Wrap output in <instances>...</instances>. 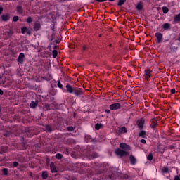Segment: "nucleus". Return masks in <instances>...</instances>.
Here are the masks:
<instances>
[{"mask_svg": "<svg viewBox=\"0 0 180 180\" xmlns=\"http://www.w3.org/2000/svg\"><path fill=\"white\" fill-rule=\"evenodd\" d=\"M115 153L116 155H117L118 157H120V158H122V157H126V156L129 155L128 151L123 150L120 148H117L115 150Z\"/></svg>", "mask_w": 180, "mask_h": 180, "instance_id": "1", "label": "nucleus"}, {"mask_svg": "<svg viewBox=\"0 0 180 180\" xmlns=\"http://www.w3.org/2000/svg\"><path fill=\"white\" fill-rule=\"evenodd\" d=\"M155 36L156 37V43L160 44L162 43V39H164V35H162L160 32H156L155 34Z\"/></svg>", "mask_w": 180, "mask_h": 180, "instance_id": "2", "label": "nucleus"}, {"mask_svg": "<svg viewBox=\"0 0 180 180\" xmlns=\"http://www.w3.org/2000/svg\"><path fill=\"white\" fill-rule=\"evenodd\" d=\"M120 108H122V105L119 103H112L110 105V110H118Z\"/></svg>", "mask_w": 180, "mask_h": 180, "instance_id": "3", "label": "nucleus"}, {"mask_svg": "<svg viewBox=\"0 0 180 180\" xmlns=\"http://www.w3.org/2000/svg\"><path fill=\"white\" fill-rule=\"evenodd\" d=\"M145 122H146V120H144V118H141V119L138 120L136 122V124H137L139 129L142 130V129L144 127Z\"/></svg>", "mask_w": 180, "mask_h": 180, "instance_id": "4", "label": "nucleus"}, {"mask_svg": "<svg viewBox=\"0 0 180 180\" xmlns=\"http://www.w3.org/2000/svg\"><path fill=\"white\" fill-rule=\"evenodd\" d=\"M18 64H23L25 63V53H20L17 58Z\"/></svg>", "mask_w": 180, "mask_h": 180, "instance_id": "5", "label": "nucleus"}, {"mask_svg": "<svg viewBox=\"0 0 180 180\" xmlns=\"http://www.w3.org/2000/svg\"><path fill=\"white\" fill-rule=\"evenodd\" d=\"M157 126H158V122L157 121V120L155 118H153L150 120L151 129H153V130H155V129L157 128Z\"/></svg>", "mask_w": 180, "mask_h": 180, "instance_id": "6", "label": "nucleus"}, {"mask_svg": "<svg viewBox=\"0 0 180 180\" xmlns=\"http://www.w3.org/2000/svg\"><path fill=\"white\" fill-rule=\"evenodd\" d=\"M120 148L124 151H130V146L124 143H120Z\"/></svg>", "mask_w": 180, "mask_h": 180, "instance_id": "7", "label": "nucleus"}, {"mask_svg": "<svg viewBox=\"0 0 180 180\" xmlns=\"http://www.w3.org/2000/svg\"><path fill=\"white\" fill-rule=\"evenodd\" d=\"M73 94L74 95H75V96H77V98H79L81 95H82L83 92L81 89L75 87V90H73Z\"/></svg>", "mask_w": 180, "mask_h": 180, "instance_id": "8", "label": "nucleus"}, {"mask_svg": "<svg viewBox=\"0 0 180 180\" xmlns=\"http://www.w3.org/2000/svg\"><path fill=\"white\" fill-rule=\"evenodd\" d=\"M50 169L52 174H56V172H57V168L56 167V165H54V162H51Z\"/></svg>", "mask_w": 180, "mask_h": 180, "instance_id": "9", "label": "nucleus"}, {"mask_svg": "<svg viewBox=\"0 0 180 180\" xmlns=\"http://www.w3.org/2000/svg\"><path fill=\"white\" fill-rule=\"evenodd\" d=\"M11 19V15L8 13L3 14L1 15V20L2 22H8Z\"/></svg>", "mask_w": 180, "mask_h": 180, "instance_id": "10", "label": "nucleus"}, {"mask_svg": "<svg viewBox=\"0 0 180 180\" xmlns=\"http://www.w3.org/2000/svg\"><path fill=\"white\" fill-rule=\"evenodd\" d=\"M75 89V88H72V86L70 84L66 85V91L68 94H73Z\"/></svg>", "mask_w": 180, "mask_h": 180, "instance_id": "11", "label": "nucleus"}, {"mask_svg": "<svg viewBox=\"0 0 180 180\" xmlns=\"http://www.w3.org/2000/svg\"><path fill=\"white\" fill-rule=\"evenodd\" d=\"M129 161L131 164V165H135L136 162H137V159L132 155L129 156Z\"/></svg>", "mask_w": 180, "mask_h": 180, "instance_id": "12", "label": "nucleus"}, {"mask_svg": "<svg viewBox=\"0 0 180 180\" xmlns=\"http://www.w3.org/2000/svg\"><path fill=\"white\" fill-rule=\"evenodd\" d=\"M16 12L18 13V15H22L23 14V6H18L16 7Z\"/></svg>", "mask_w": 180, "mask_h": 180, "instance_id": "13", "label": "nucleus"}, {"mask_svg": "<svg viewBox=\"0 0 180 180\" xmlns=\"http://www.w3.org/2000/svg\"><path fill=\"white\" fill-rule=\"evenodd\" d=\"M37 105H39V101H32L30 104V108H31L32 109H34V108H36L37 106Z\"/></svg>", "mask_w": 180, "mask_h": 180, "instance_id": "14", "label": "nucleus"}, {"mask_svg": "<svg viewBox=\"0 0 180 180\" xmlns=\"http://www.w3.org/2000/svg\"><path fill=\"white\" fill-rule=\"evenodd\" d=\"M146 136H147V133L146 132V131H144V130L140 131V132L139 134V137H142V139H147Z\"/></svg>", "mask_w": 180, "mask_h": 180, "instance_id": "15", "label": "nucleus"}, {"mask_svg": "<svg viewBox=\"0 0 180 180\" xmlns=\"http://www.w3.org/2000/svg\"><path fill=\"white\" fill-rule=\"evenodd\" d=\"M45 131H46V133H53V128L50 124L45 126Z\"/></svg>", "mask_w": 180, "mask_h": 180, "instance_id": "16", "label": "nucleus"}, {"mask_svg": "<svg viewBox=\"0 0 180 180\" xmlns=\"http://www.w3.org/2000/svg\"><path fill=\"white\" fill-rule=\"evenodd\" d=\"M84 140H85L86 143H91V142L94 141V139H92L91 135H86L84 137Z\"/></svg>", "mask_w": 180, "mask_h": 180, "instance_id": "17", "label": "nucleus"}, {"mask_svg": "<svg viewBox=\"0 0 180 180\" xmlns=\"http://www.w3.org/2000/svg\"><path fill=\"white\" fill-rule=\"evenodd\" d=\"M162 29L164 30H168V29H171V25L169 22H165L162 25Z\"/></svg>", "mask_w": 180, "mask_h": 180, "instance_id": "18", "label": "nucleus"}, {"mask_svg": "<svg viewBox=\"0 0 180 180\" xmlns=\"http://www.w3.org/2000/svg\"><path fill=\"white\" fill-rule=\"evenodd\" d=\"M40 27H41V25H40V23H39V22L34 23V32H38L39 30Z\"/></svg>", "mask_w": 180, "mask_h": 180, "instance_id": "19", "label": "nucleus"}, {"mask_svg": "<svg viewBox=\"0 0 180 180\" xmlns=\"http://www.w3.org/2000/svg\"><path fill=\"white\" fill-rule=\"evenodd\" d=\"M42 179H47L49 178V172L47 171H43L41 173Z\"/></svg>", "mask_w": 180, "mask_h": 180, "instance_id": "20", "label": "nucleus"}, {"mask_svg": "<svg viewBox=\"0 0 180 180\" xmlns=\"http://www.w3.org/2000/svg\"><path fill=\"white\" fill-rule=\"evenodd\" d=\"M120 134H124V133H127V128L126 127H122L118 130Z\"/></svg>", "mask_w": 180, "mask_h": 180, "instance_id": "21", "label": "nucleus"}, {"mask_svg": "<svg viewBox=\"0 0 180 180\" xmlns=\"http://www.w3.org/2000/svg\"><path fill=\"white\" fill-rule=\"evenodd\" d=\"M162 174H168L169 172V168L168 167L164 166L161 169Z\"/></svg>", "mask_w": 180, "mask_h": 180, "instance_id": "22", "label": "nucleus"}, {"mask_svg": "<svg viewBox=\"0 0 180 180\" xmlns=\"http://www.w3.org/2000/svg\"><path fill=\"white\" fill-rule=\"evenodd\" d=\"M25 133L27 137H33V131L32 129H26Z\"/></svg>", "mask_w": 180, "mask_h": 180, "instance_id": "23", "label": "nucleus"}, {"mask_svg": "<svg viewBox=\"0 0 180 180\" xmlns=\"http://www.w3.org/2000/svg\"><path fill=\"white\" fill-rule=\"evenodd\" d=\"M151 72H153V70L150 69H146L144 70V77L150 75Z\"/></svg>", "mask_w": 180, "mask_h": 180, "instance_id": "24", "label": "nucleus"}, {"mask_svg": "<svg viewBox=\"0 0 180 180\" xmlns=\"http://www.w3.org/2000/svg\"><path fill=\"white\" fill-rule=\"evenodd\" d=\"M102 127H103V124H102L96 123L95 124L96 130H101V129H102Z\"/></svg>", "mask_w": 180, "mask_h": 180, "instance_id": "25", "label": "nucleus"}, {"mask_svg": "<svg viewBox=\"0 0 180 180\" xmlns=\"http://www.w3.org/2000/svg\"><path fill=\"white\" fill-rule=\"evenodd\" d=\"M67 143H68V144H75L76 141L74 140V139L69 138L67 139Z\"/></svg>", "mask_w": 180, "mask_h": 180, "instance_id": "26", "label": "nucleus"}, {"mask_svg": "<svg viewBox=\"0 0 180 180\" xmlns=\"http://www.w3.org/2000/svg\"><path fill=\"white\" fill-rule=\"evenodd\" d=\"M136 8L137 11H143V4L141 3H138Z\"/></svg>", "mask_w": 180, "mask_h": 180, "instance_id": "27", "label": "nucleus"}, {"mask_svg": "<svg viewBox=\"0 0 180 180\" xmlns=\"http://www.w3.org/2000/svg\"><path fill=\"white\" fill-rule=\"evenodd\" d=\"M57 85H58V87L60 88V89H62V91H63V92H65L66 89L63 87V84H61L60 82H58Z\"/></svg>", "mask_w": 180, "mask_h": 180, "instance_id": "28", "label": "nucleus"}, {"mask_svg": "<svg viewBox=\"0 0 180 180\" xmlns=\"http://www.w3.org/2000/svg\"><path fill=\"white\" fill-rule=\"evenodd\" d=\"M75 129H76V127H72V126H70V127H66V130H68V131H74V130H75Z\"/></svg>", "mask_w": 180, "mask_h": 180, "instance_id": "29", "label": "nucleus"}, {"mask_svg": "<svg viewBox=\"0 0 180 180\" xmlns=\"http://www.w3.org/2000/svg\"><path fill=\"white\" fill-rule=\"evenodd\" d=\"M125 2H126V0H119L117 5L118 6H122V5H124Z\"/></svg>", "mask_w": 180, "mask_h": 180, "instance_id": "30", "label": "nucleus"}, {"mask_svg": "<svg viewBox=\"0 0 180 180\" xmlns=\"http://www.w3.org/2000/svg\"><path fill=\"white\" fill-rule=\"evenodd\" d=\"M162 12H163V13L167 14L168 12H169V9L167 6H163L162 7Z\"/></svg>", "mask_w": 180, "mask_h": 180, "instance_id": "31", "label": "nucleus"}, {"mask_svg": "<svg viewBox=\"0 0 180 180\" xmlns=\"http://www.w3.org/2000/svg\"><path fill=\"white\" fill-rule=\"evenodd\" d=\"M55 157L56 160H62L63 156V154L61 153H57Z\"/></svg>", "mask_w": 180, "mask_h": 180, "instance_id": "32", "label": "nucleus"}, {"mask_svg": "<svg viewBox=\"0 0 180 180\" xmlns=\"http://www.w3.org/2000/svg\"><path fill=\"white\" fill-rule=\"evenodd\" d=\"M53 58H56L57 57V56H58V52L57 51V50L54 49L53 51Z\"/></svg>", "mask_w": 180, "mask_h": 180, "instance_id": "33", "label": "nucleus"}, {"mask_svg": "<svg viewBox=\"0 0 180 180\" xmlns=\"http://www.w3.org/2000/svg\"><path fill=\"white\" fill-rule=\"evenodd\" d=\"M27 27H22L21 28V33L22 34H25V33H26V32H27Z\"/></svg>", "mask_w": 180, "mask_h": 180, "instance_id": "34", "label": "nucleus"}, {"mask_svg": "<svg viewBox=\"0 0 180 180\" xmlns=\"http://www.w3.org/2000/svg\"><path fill=\"white\" fill-rule=\"evenodd\" d=\"M2 173H3L4 175H6V176H8V169L7 168H4L2 169Z\"/></svg>", "mask_w": 180, "mask_h": 180, "instance_id": "35", "label": "nucleus"}, {"mask_svg": "<svg viewBox=\"0 0 180 180\" xmlns=\"http://www.w3.org/2000/svg\"><path fill=\"white\" fill-rule=\"evenodd\" d=\"M147 160L148 161H153V153H150L149 155L147 156Z\"/></svg>", "mask_w": 180, "mask_h": 180, "instance_id": "36", "label": "nucleus"}, {"mask_svg": "<svg viewBox=\"0 0 180 180\" xmlns=\"http://www.w3.org/2000/svg\"><path fill=\"white\" fill-rule=\"evenodd\" d=\"M51 39L50 41H53L54 40V39H56V33L53 32L51 35Z\"/></svg>", "mask_w": 180, "mask_h": 180, "instance_id": "37", "label": "nucleus"}, {"mask_svg": "<svg viewBox=\"0 0 180 180\" xmlns=\"http://www.w3.org/2000/svg\"><path fill=\"white\" fill-rule=\"evenodd\" d=\"M18 166H19V162H13V168H18Z\"/></svg>", "mask_w": 180, "mask_h": 180, "instance_id": "38", "label": "nucleus"}, {"mask_svg": "<svg viewBox=\"0 0 180 180\" xmlns=\"http://www.w3.org/2000/svg\"><path fill=\"white\" fill-rule=\"evenodd\" d=\"M42 79H44V81H51V77H47L46 76H44V77H42Z\"/></svg>", "mask_w": 180, "mask_h": 180, "instance_id": "39", "label": "nucleus"}, {"mask_svg": "<svg viewBox=\"0 0 180 180\" xmlns=\"http://www.w3.org/2000/svg\"><path fill=\"white\" fill-rule=\"evenodd\" d=\"M32 22H33V18H32V17H28L27 18V23H32Z\"/></svg>", "mask_w": 180, "mask_h": 180, "instance_id": "40", "label": "nucleus"}, {"mask_svg": "<svg viewBox=\"0 0 180 180\" xmlns=\"http://www.w3.org/2000/svg\"><path fill=\"white\" fill-rule=\"evenodd\" d=\"M145 77V80L146 81H150V79H151V75H146V76H144Z\"/></svg>", "mask_w": 180, "mask_h": 180, "instance_id": "41", "label": "nucleus"}, {"mask_svg": "<svg viewBox=\"0 0 180 180\" xmlns=\"http://www.w3.org/2000/svg\"><path fill=\"white\" fill-rule=\"evenodd\" d=\"M13 22H18V20H19V17L15 15V16L13 18Z\"/></svg>", "mask_w": 180, "mask_h": 180, "instance_id": "42", "label": "nucleus"}, {"mask_svg": "<svg viewBox=\"0 0 180 180\" xmlns=\"http://www.w3.org/2000/svg\"><path fill=\"white\" fill-rule=\"evenodd\" d=\"M89 47L86 46H82V51H88Z\"/></svg>", "mask_w": 180, "mask_h": 180, "instance_id": "43", "label": "nucleus"}, {"mask_svg": "<svg viewBox=\"0 0 180 180\" xmlns=\"http://www.w3.org/2000/svg\"><path fill=\"white\" fill-rule=\"evenodd\" d=\"M122 178H123V179H127L129 178V175L127 174H123Z\"/></svg>", "mask_w": 180, "mask_h": 180, "instance_id": "44", "label": "nucleus"}, {"mask_svg": "<svg viewBox=\"0 0 180 180\" xmlns=\"http://www.w3.org/2000/svg\"><path fill=\"white\" fill-rule=\"evenodd\" d=\"M27 146H26V143L25 142H22V150H26Z\"/></svg>", "mask_w": 180, "mask_h": 180, "instance_id": "45", "label": "nucleus"}, {"mask_svg": "<svg viewBox=\"0 0 180 180\" xmlns=\"http://www.w3.org/2000/svg\"><path fill=\"white\" fill-rule=\"evenodd\" d=\"M141 143L142 144H147V141H146V139H141Z\"/></svg>", "mask_w": 180, "mask_h": 180, "instance_id": "46", "label": "nucleus"}, {"mask_svg": "<svg viewBox=\"0 0 180 180\" xmlns=\"http://www.w3.org/2000/svg\"><path fill=\"white\" fill-rule=\"evenodd\" d=\"M4 12V7L0 6V15H2V13Z\"/></svg>", "mask_w": 180, "mask_h": 180, "instance_id": "47", "label": "nucleus"}, {"mask_svg": "<svg viewBox=\"0 0 180 180\" xmlns=\"http://www.w3.org/2000/svg\"><path fill=\"white\" fill-rule=\"evenodd\" d=\"M174 180H180V176H179H179H178V175H176V176H174Z\"/></svg>", "mask_w": 180, "mask_h": 180, "instance_id": "48", "label": "nucleus"}, {"mask_svg": "<svg viewBox=\"0 0 180 180\" xmlns=\"http://www.w3.org/2000/svg\"><path fill=\"white\" fill-rule=\"evenodd\" d=\"M170 92H171V94H175V92H176L175 89H172L170 90Z\"/></svg>", "mask_w": 180, "mask_h": 180, "instance_id": "49", "label": "nucleus"}, {"mask_svg": "<svg viewBox=\"0 0 180 180\" xmlns=\"http://www.w3.org/2000/svg\"><path fill=\"white\" fill-rule=\"evenodd\" d=\"M108 0H96V2H106Z\"/></svg>", "mask_w": 180, "mask_h": 180, "instance_id": "50", "label": "nucleus"}, {"mask_svg": "<svg viewBox=\"0 0 180 180\" xmlns=\"http://www.w3.org/2000/svg\"><path fill=\"white\" fill-rule=\"evenodd\" d=\"M105 113H107L108 115H109V114L110 113V110L106 109V110H105Z\"/></svg>", "mask_w": 180, "mask_h": 180, "instance_id": "51", "label": "nucleus"}, {"mask_svg": "<svg viewBox=\"0 0 180 180\" xmlns=\"http://www.w3.org/2000/svg\"><path fill=\"white\" fill-rule=\"evenodd\" d=\"M109 178H110V179H111V180H114V179H115V177L113 176V174L110 175V176H109Z\"/></svg>", "mask_w": 180, "mask_h": 180, "instance_id": "52", "label": "nucleus"}, {"mask_svg": "<svg viewBox=\"0 0 180 180\" xmlns=\"http://www.w3.org/2000/svg\"><path fill=\"white\" fill-rule=\"evenodd\" d=\"M54 43H56V44H58L60 43V40L56 39L54 41Z\"/></svg>", "mask_w": 180, "mask_h": 180, "instance_id": "53", "label": "nucleus"}, {"mask_svg": "<svg viewBox=\"0 0 180 180\" xmlns=\"http://www.w3.org/2000/svg\"><path fill=\"white\" fill-rule=\"evenodd\" d=\"M0 95H4V91L0 89Z\"/></svg>", "mask_w": 180, "mask_h": 180, "instance_id": "54", "label": "nucleus"}, {"mask_svg": "<svg viewBox=\"0 0 180 180\" xmlns=\"http://www.w3.org/2000/svg\"><path fill=\"white\" fill-rule=\"evenodd\" d=\"M25 33H27V34H30V30H29V29H28Z\"/></svg>", "mask_w": 180, "mask_h": 180, "instance_id": "55", "label": "nucleus"}, {"mask_svg": "<svg viewBox=\"0 0 180 180\" xmlns=\"http://www.w3.org/2000/svg\"><path fill=\"white\" fill-rule=\"evenodd\" d=\"M77 116V112L73 113V117H75Z\"/></svg>", "mask_w": 180, "mask_h": 180, "instance_id": "56", "label": "nucleus"}, {"mask_svg": "<svg viewBox=\"0 0 180 180\" xmlns=\"http://www.w3.org/2000/svg\"><path fill=\"white\" fill-rule=\"evenodd\" d=\"M109 2H113L114 1H116V0H108Z\"/></svg>", "mask_w": 180, "mask_h": 180, "instance_id": "57", "label": "nucleus"}, {"mask_svg": "<svg viewBox=\"0 0 180 180\" xmlns=\"http://www.w3.org/2000/svg\"><path fill=\"white\" fill-rule=\"evenodd\" d=\"M170 147H171V148H176V147L174 146H170Z\"/></svg>", "mask_w": 180, "mask_h": 180, "instance_id": "58", "label": "nucleus"}, {"mask_svg": "<svg viewBox=\"0 0 180 180\" xmlns=\"http://www.w3.org/2000/svg\"><path fill=\"white\" fill-rule=\"evenodd\" d=\"M53 49L56 50V49H57V46L55 45V46H53Z\"/></svg>", "mask_w": 180, "mask_h": 180, "instance_id": "59", "label": "nucleus"}, {"mask_svg": "<svg viewBox=\"0 0 180 180\" xmlns=\"http://www.w3.org/2000/svg\"><path fill=\"white\" fill-rule=\"evenodd\" d=\"M46 162H47V164H49V160L48 159H46Z\"/></svg>", "mask_w": 180, "mask_h": 180, "instance_id": "60", "label": "nucleus"}, {"mask_svg": "<svg viewBox=\"0 0 180 180\" xmlns=\"http://www.w3.org/2000/svg\"><path fill=\"white\" fill-rule=\"evenodd\" d=\"M2 110V108H1V107H0V112Z\"/></svg>", "mask_w": 180, "mask_h": 180, "instance_id": "61", "label": "nucleus"}, {"mask_svg": "<svg viewBox=\"0 0 180 180\" xmlns=\"http://www.w3.org/2000/svg\"><path fill=\"white\" fill-rule=\"evenodd\" d=\"M112 46V44H110V47H111Z\"/></svg>", "mask_w": 180, "mask_h": 180, "instance_id": "62", "label": "nucleus"}]
</instances>
